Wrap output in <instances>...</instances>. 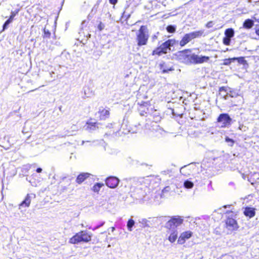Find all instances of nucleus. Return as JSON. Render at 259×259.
Here are the masks:
<instances>
[{"label": "nucleus", "instance_id": "obj_1", "mask_svg": "<svg viewBox=\"0 0 259 259\" xmlns=\"http://www.w3.org/2000/svg\"><path fill=\"white\" fill-rule=\"evenodd\" d=\"M91 235L87 231H80L76 233L74 236L70 239L69 242L73 244L78 243L83 241L88 242L91 240Z\"/></svg>", "mask_w": 259, "mask_h": 259}, {"label": "nucleus", "instance_id": "obj_2", "mask_svg": "<svg viewBox=\"0 0 259 259\" xmlns=\"http://www.w3.org/2000/svg\"><path fill=\"white\" fill-rule=\"evenodd\" d=\"M149 38L147 28L145 26H141L137 35L138 45L142 46L147 44Z\"/></svg>", "mask_w": 259, "mask_h": 259}, {"label": "nucleus", "instance_id": "obj_3", "mask_svg": "<svg viewBox=\"0 0 259 259\" xmlns=\"http://www.w3.org/2000/svg\"><path fill=\"white\" fill-rule=\"evenodd\" d=\"M227 219L226 220V225L227 228L231 231L237 230L238 228V225L235 220V214L232 211H227Z\"/></svg>", "mask_w": 259, "mask_h": 259}, {"label": "nucleus", "instance_id": "obj_4", "mask_svg": "<svg viewBox=\"0 0 259 259\" xmlns=\"http://www.w3.org/2000/svg\"><path fill=\"white\" fill-rule=\"evenodd\" d=\"M204 30H199L186 34L180 41V45L182 47L184 46L192 39L202 36Z\"/></svg>", "mask_w": 259, "mask_h": 259}, {"label": "nucleus", "instance_id": "obj_5", "mask_svg": "<svg viewBox=\"0 0 259 259\" xmlns=\"http://www.w3.org/2000/svg\"><path fill=\"white\" fill-rule=\"evenodd\" d=\"M183 220L180 218H173L169 220L165 224V227L169 230H174L178 226L181 225Z\"/></svg>", "mask_w": 259, "mask_h": 259}, {"label": "nucleus", "instance_id": "obj_6", "mask_svg": "<svg viewBox=\"0 0 259 259\" xmlns=\"http://www.w3.org/2000/svg\"><path fill=\"white\" fill-rule=\"evenodd\" d=\"M190 52L189 50H185L183 51L178 52L177 57L178 59L182 62L186 63L189 64L191 62V55H188L187 53Z\"/></svg>", "mask_w": 259, "mask_h": 259}, {"label": "nucleus", "instance_id": "obj_7", "mask_svg": "<svg viewBox=\"0 0 259 259\" xmlns=\"http://www.w3.org/2000/svg\"><path fill=\"white\" fill-rule=\"evenodd\" d=\"M168 50H170L166 41L162 43L158 48L153 51L152 54L161 55L162 54H166Z\"/></svg>", "mask_w": 259, "mask_h": 259}, {"label": "nucleus", "instance_id": "obj_8", "mask_svg": "<svg viewBox=\"0 0 259 259\" xmlns=\"http://www.w3.org/2000/svg\"><path fill=\"white\" fill-rule=\"evenodd\" d=\"M232 119L227 113L221 114L218 118V122L222 123V127L227 126L231 124Z\"/></svg>", "mask_w": 259, "mask_h": 259}, {"label": "nucleus", "instance_id": "obj_9", "mask_svg": "<svg viewBox=\"0 0 259 259\" xmlns=\"http://www.w3.org/2000/svg\"><path fill=\"white\" fill-rule=\"evenodd\" d=\"M191 63H202L207 62L209 60V57L207 56H199L194 54L191 55Z\"/></svg>", "mask_w": 259, "mask_h": 259}, {"label": "nucleus", "instance_id": "obj_10", "mask_svg": "<svg viewBox=\"0 0 259 259\" xmlns=\"http://www.w3.org/2000/svg\"><path fill=\"white\" fill-rule=\"evenodd\" d=\"M119 182V179L116 177H110L107 178L106 180V184L108 187L110 188H115L118 186Z\"/></svg>", "mask_w": 259, "mask_h": 259}, {"label": "nucleus", "instance_id": "obj_11", "mask_svg": "<svg viewBox=\"0 0 259 259\" xmlns=\"http://www.w3.org/2000/svg\"><path fill=\"white\" fill-rule=\"evenodd\" d=\"M192 235L191 231H186L182 233L179 237L178 242L180 244H183L185 243L186 240L189 239Z\"/></svg>", "mask_w": 259, "mask_h": 259}, {"label": "nucleus", "instance_id": "obj_12", "mask_svg": "<svg viewBox=\"0 0 259 259\" xmlns=\"http://www.w3.org/2000/svg\"><path fill=\"white\" fill-rule=\"evenodd\" d=\"M35 197V195L34 194H28L25 199L20 204V207L24 206L25 207H28L30 204L31 199L34 198Z\"/></svg>", "mask_w": 259, "mask_h": 259}, {"label": "nucleus", "instance_id": "obj_13", "mask_svg": "<svg viewBox=\"0 0 259 259\" xmlns=\"http://www.w3.org/2000/svg\"><path fill=\"white\" fill-rule=\"evenodd\" d=\"M90 174L89 173H81L79 175L76 179V182L78 184H80L82 183L87 178L90 176Z\"/></svg>", "mask_w": 259, "mask_h": 259}, {"label": "nucleus", "instance_id": "obj_14", "mask_svg": "<svg viewBox=\"0 0 259 259\" xmlns=\"http://www.w3.org/2000/svg\"><path fill=\"white\" fill-rule=\"evenodd\" d=\"M139 223L143 225L144 227H151L153 225V221L146 219H142L139 221Z\"/></svg>", "mask_w": 259, "mask_h": 259}, {"label": "nucleus", "instance_id": "obj_15", "mask_svg": "<svg viewBox=\"0 0 259 259\" xmlns=\"http://www.w3.org/2000/svg\"><path fill=\"white\" fill-rule=\"evenodd\" d=\"M244 214L250 218H252L255 215L254 209L251 207H246L244 211Z\"/></svg>", "mask_w": 259, "mask_h": 259}, {"label": "nucleus", "instance_id": "obj_16", "mask_svg": "<svg viewBox=\"0 0 259 259\" xmlns=\"http://www.w3.org/2000/svg\"><path fill=\"white\" fill-rule=\"evenodd\" d=\"M142 189L143 188H140L139 189L137 188L136 190V192L138 195L137 197H136V198L137 199H139V200L143 199L144 196L146 195L145 190H143Z\"/></svg>", "mask_w": 259, "mask_h": 259}, {"label": "nucleus", "instance_id": "obj_17", "mask_svg": "<svg viewBox=\"0 0 259 259\" xmlns=\"http://www.w3.org/2000/svg\"><path fill=\"white\" fill-rule=\"evenodd\" d=\"M253 20L250 19H247L244 22L243 26L245 28L250 29L253 26Z\"/></svg>", "mask_w": 259, "mask_h": 259}, {"label": "nucleus", "instance_id": "obj_18", "mask_svg": "<svg viewBox=\"0 0 259 259\" xmlns=\"http://www.w3.org/2000/svg\"><path fill=\"white\" fill-rule=\"evenodd\" d=\"M178 237V232L176 230H172L168 237V240L170 242H175Z\"/></svg>", "mask_w": 259, "mask_h": 259}, {"label": "nucleus", "instance_id": "obj_19", "mask_svg": "<svg viewBox=\"0 0 259 259\" xmlns=\"http://www.w3.org/2000/svg\"><path fill=\"white\" fill-rule=\"evenodd\" d=\"M225 34L226 35V37L231 38L234 36V31L232 28H228L225 30Z\"/></svg>", "mask_w": 259, "mask_h": 259}, {"label": "nucleus", "instance_id": "obj_20", "mask_svg": "<svg viewBox=\"0 0 259 259\" xmlns=\"http://www.w3.org/2000/svg\"><path fill=\"white\" fill-rule=\"evenodd\" d=\"M109 115V111L106 109H103L101 111L100 118L105 119Z\"/></svg>", "mask_w": 259, "mask_h": 259}, {"label": "nucleus", "instance_id": "obj_21", "mask_svg": "<svg viewBox=\"0 0 259 259\" xmlns=\"http://www.w3.org/2000/svg\"><path fill=\"white\" fill-rule=\"evenodd\" d=\"M194 186V184L190 181L186 180L184 183V186L187 189L192 188Z\"/></svg>", "mask_w": 259, "mask_h": 259}, {"label": "nucleus", "instance_id": "obj_22", "mask_svg": "<svg viewBox=\"0 0 259 259\" xmlns=\"http://www.w3.org/2000/svg\"><path fill=\"white\" fill-rule=\"evenodd\" d=\"M135 225V221L132 219H130L127 223V229L129 231H132V228Z\"/></svg>", "mask_w": 259, "mask_h": 259}, {"label": "nucleus", "instance_id": "obj_23", "mask_svg": "<svg viewBox=\"0 0 259 259\" xmlns=\"http://www.w3.org/2000/svg\"><path fill=\"white\" fill-rule=\"evenodd\" d=\"M87 128L91 130H94L96 129V126L97 123L96 122H90L87 123Z\"/></svg>", "mask_w": 259, "mask_h": 259}, {"label": "nucleus", "instance_id": "obj_24", "mask_svg": "<svg viewBox=\"0 0 259 259\" xmlns=\"http://www.w3.org/2000/svg\"><path fill=\"white\" fill-rule=\"evenodd\" d=\"M103 186V184L100 183H97L93 187V190L95 192H98L100 188Z\"/></svg>", "mask_w": 259, "mask_h": 259}, {"label": "nucleus", "instance_id": "obj_25", "mask_svg": "<svg viewBox=\"0 0 259 259\" xmlns=\"http://www.w3.org/2000/svg\"><path fill=\"white\" fill-rule=\"evenodd\" d=\"M176 27L174 25H168L166 27V30L169 33H174L176 31Z\"/></svg>", "mask_w": 259, "mask_h": 259}, {"label": "nucleus", "instance_id": "obj_26", "mask_svg": "<svg viewBox=\"0 0 259 259\" xmlns=\"http://www.w3.org/2000/svg\"><path fill=\"white\" fill-rule=\"evenodd\" d=\"M177 42H178V41H176L174 39H168L166 41V44H167L170 48L171 47L174 46Z\"/></svg>", "mask_w": 259, "mask_h": 259}, {"label": "nucleus", "instance_id": "obj_27", "mask_svg": "<svg viewBox=\"0 0 259 259\" xmlns=\"http://www.w3.org/2000/svg\"><path fill=\"white\" fill-rule=\"evenodd\" d=\"M239 93L238 92H236L235 91H230L229 93V96L231 97H236L237 96H239Z\"/></svg>", "mask_w": 259, "mask_h": 259}, {"label": "nucleus", "instance_id": "obj_28", "mask_svg": "<svg viewBox=\"0 0 259 259\" xmlns=\"http://www.w3.org/2000/svg\"><path fill=\"white\" fill-rule=\"evenodd\" d=\"M230 41H231V38H229V37H225L223 39V43L225 45H227V46L229 45L230 44Z\"/></svg>", "mask_w": 259, "mask_h": 259}, {"label": "nucleus", "instance_id": "obj_29", "mask_svg": "<svg viewBox=\"0 0 259 259\" xmlns=\"http://www.w3.org/2000/svg\"><path fill=\"white\" fill-rule=\"evenodd\" d=\"M225 141L226 142H228V143H230V144H229V145L230 146H233L234 143V141L233 140L229 138V137H226V139H225Z\"/></svg>", "mask_w": 259, "mask_h": 259}, {"label": "nucleus", "instance_id": "obj_30", "mask_svg": "<svg viewBox=\"0 0 259 259\" xmlns=\"http://www.w3.org/2000/svg\"><path fill=\"white\" fill-rule=\"evenodd\" d=\"M105 28V25L104 24H103L102 22H100L99 25H98V29L100 30V31H102V30L104 29V28Z\"/></svg>", "mask_w": 259, "mask_h": 259}, {"label": "nucleus", "instance_id": "obj_31", "mask_svg": "<svg viewBox=\"0 0 259 259\" xmlns=\"http://www.w3.org/2000/svg\"><path fill=\"white\" fill-rule=\"evenodd\" d=\"M153 126H155V129H154L157 132H159V133H161V132H163V131L160 128V127L156 124V123H154V124Z\"/></svg>", "mask_w": 259, "mask_h": 259}, {"label": "nucleus", "instance_id": "obj_32", "mask_svg": "<svg viewBox=\"0 0 259 259\" xmlns=\"http://www.w3.org/2000/svg\"><path fill=\"white\" fill-rule=\"evenodd\" d=\"M51 33L48 30L44 29V37H50Z\"/></svg>", "mask_w": 259, "mask_h": 259}, {"label": "nucleus", "instance_id": "obj_33", "mask_svg": "<svg viewBox=\"0 0 259 259\" xmlns=\"http://www.w3.org/2000/svg\"><path fill=\"white\" fill-rule=\"evenodd\" d=\"M10 22L7 20L3 25V30L7 28L8 26L9 25Z\"/></svg>", "mask_w": 259, "mask_h": 259}, {"label": "nucleus", "instance_id": "obj_34", "mask_svg": "<svg viewBox=\"0 0 259 259\" xmlns=\"http://www.w3.org/2000/svg\"><path fill=\"white\" fill-rule=\"evenodd\" d=\"M213 23L212 21H209L206 24V27L208 28H211L213 26Z\"/></svg>", "mask_w": 259, "mask_h": 259}, {"label": "nucleus", "instance_id": "obj_35", "mask_svg": "<svg viewBox=\"0 0 259 259\" xmlns=\"http://www.w3.org/2000/svg\"><path fill=\"white\" fill-rule=\"evenodd\" d=\"M186 168V166H185L184 167H182L181 169H180V172L183 174V175H186V174L185 173V169Z\"/></svg>", "mask_w": 259, "mask_h": 259}, {"label": "nucleus", "instance_id": "obj_36", "mask_svg": "<svg viewBox=\"0 0 259 259\" xmlns=\"http://www.w3.org/2000/svg\"><path fill=\"white\" fill-rule=\"evenodd\" d=\"M239 128V130H240L243 132L246 131L247 130V127L245 126H244L243 124L240 125Z\"/></svg>", "mask_w": 259, "mask_h": 259}, {"label": "nucleus", "instance_id": "obj_37", "mask_svg": "<svg viewBox=\"0 0 259 259\" xmlns=\"http://www.w3.org/2000/svg\"><path fill=\"white\" fill-rule=\"evenodd\" d=\"M231 63L230 59H226L224 61V64L225 65H228Z\"/></svg>", "mask_w": 259, "mask_h": 259}, {"label": "nucleus", "instance_id": "obj_38", "mask_svg": "<svg viewBox=\"0 0 259 259\" xmlns=\"http://www.w3.org/2000/svg\"><path fill=\"white\" fill-rule=\"evenodd\" d=\"M219 91L220 92H222V91L227 92L226 88L225 87H222L220 88Z\"/></svg>", "mask_w": 259, "mask_h": 259}, {"label": "nucleus", "instance_id": "obj_39", "mask_svg": "<svg viewBox=\"0 0 259 259\" xmlns=\"http://www.w3.org/2000/svg\"><path fill=\"white\" fill-rule=\"evenodd\" d=\"M17 12L15 13V12H12L10 17L14 19V17L16 16Z\"/></svg>", "mask_w": 259, "mask_h": 259}, {"label": "nucleus", "instance_id": "obj_40", "mask_svg": "<svg viewBox=\"0 0 259 259\" xmlns=\"http://www.w3.org/2000/svg\"><path fill=\"white\" fill-rule=\"evenodd\" d=\"M252 18L255 21L259 23V18L256 17V15H255Z\"/></svg>", "mask_w": 259, "mask_h": 259}, {"label": "nucleus", "instance_id": "obj_41", "mask_svg": "<svg viewBox=\"0 0 259 259\" xmlns=\"http://www.w3.org/2000/svg\"><path fill=\"white\" fill-rule=\"evenodd\" d=\"M109 2L111 4H113V5H115L117 2V0H109Z\"/></svg>", "mask_w": 259, "mask_h": 259}, {"label": "nucleus", "instance_id": "obj_42", "mask_svg": "<svg viewBox=\"0 0 259 259\" xmlns=\"http://www.w3.org/2000/svg\"><path fill=\"white\" fill-rule=\"evenodd\" d=\"M157 38V36L156 34L153 35L152 37V39L153 41H155Z\"/></svg>", "mask_w": 259, "mask_h": 259}, {"label": "nucleus", "instance_id": "obj_43", "mask_svg": "<svg viewBox=\"0 0 259 259\" xmlns=\"http://www.w3.org/2000/svg\"><path fill=\"white\" fill-rule=\"evenodd\" d=\"M36 171L37 172H38V173L41 172L42 171V169L41 168L39 167L36 169Z\"/></svg>", "mask_w": 259, "mask_h": 259}, {"label": "nucleus", "instance_id": "obj_44", "mask_svg": "<svg viewBox=\"0 0 259 259\" xmlns=\"http://www.w3.org/2000/svg\"><path fill=\"white\" fill-rule=\"evenodd\" d=\"M8 21L10 22V23H11L13 21V18H11V17H10V18H9V19H8Z\"/></svg>", "mask_w": 259, "mask_h": 259}, {"label": "nucleus", "instance_id": "obj_45", "mask_svg": "<svg viewBox=\"0 0 259 259\" xmlns=\"http://www.w3.org/2000/svg\"><path fill=\"white\" fill-rule=\"evenodd\" d=\"M168 189H169V187H166V188H165L163 189V191H168Z\"/></svg>", "mask_w": 259, "mask_h": 259}, {"label": "nucleus", "instance_id": "obj_46", "mask_svg": "<svg viewBox=\"0 0 259 259\" xmlns=\"http://www.w3.org/2000/svg\"><path fill=\"white\" fill-rule=\"evenodd\" d=\"M255 32L259 36V28L256 30Z\"/></svg>", "mask_w": 259, "mask_h": 259}, {"label": "nucleus", "instance_id": "obj_47", "mask_svg": "<svg viewBox=\"0 0 259 259\" xmlns=\"http://www.w3.org/2000/svg\"><path fill=\"white\" fill-rule=\"evenodd\" d=\"M231 207V205H225L223 206L224 208H226L227 207Z\"/></svg>", "mask_w": 259, "mask_h": 259}, {"label": "nucleus", "instance_id": "obj_48", "mask_svg": "<svg viewBox=\"0 0 259 259\" xmlns=\"http://www.w3.org/2000/svg\"><path fill=\"white\" fill-rule=\"evenodd\" d=\"M144 181V179H140V182L141 183V182H143Z\"/></svg>", "mask_w": 259, "mask_h": 259}, {"label": "nucleus", "instance_id": "obj_49", "mask_svg": "<svg viewBox=\"0 0 259 259\" xmlns=\"http://www.w3.org/2000/svg\"><path fill=\"white\" fill-rule=\"evenodd\" d=\"M114 229H115V228H114V227H112V228H111V231H112V232H113V231H114Z\"/></svg>", "mask_w": 259, "mask_h": 259}, {"label": "nucleus", "instance_id": "obj_50", "mask_svg": "<svg viewBox=\"0 0 259 259\" xmlns=\"http://www.w3.org/2000/svg\"><path fill=\"white\" fill-rule=\"evenodd\" d=\"M90 36H91V34H88V36H87V37H90Z\"/></svg>", "mask_w": 259, "mask_h": 259}, {"label": "nucleus", "instance_id": "obj_51", "mask_svg": "<svg viewBox=\"0 0 259 259\" xmlns=\"http://www.w3.org/2000/svg\"><path fill=\"white\" fill-rule=\"evenodd\" d=\"M251 184L253 185V183L251 182Z\"/></svg>", "mask_w": 259, "mask_h": 259}, {"label": "nucleus", "instance_id": "obj_52", "mask_svg": "<svg viewBox=\"0 0 259 259\" xmlns=\"http://www.w3.org/2000/svg\"><path fill=\"white\" fill-rule=\"evenodd\" d=\"M258 175H259V172H258Z\"/></svg>", "mask_w": 259, "mask_h": 259}]
</instances>
